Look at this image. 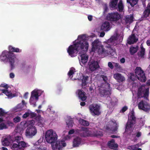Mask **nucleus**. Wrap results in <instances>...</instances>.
I'll use <instances>...</instances> for the list:
<instances>
[{
    "label": "nucleus",
    "instance_id": "f257e3e1",
    "mask_svg": "<svg viewBox=\"0 0 150 150\" xmlns=\"http://www.w3.org/2000/svg\"><path fill=\"white\" fill-rule=\"evenodd\" d=\"M77 41L76 40L74 42V44L70 45L67 49V52L71 57H74V54L81 50L83 51V53H86L88 51L89 44L86 40L85 35H79Z\"/></svg>",
    "mask_w": 150,
    "mask_h": 150
},
{
    "label": "nucleus",
    "instance_id": "f03ea898",
    "mask_svg": "<svg viewBox=\"0 0 150 150\" xmlns=\"http://www.w3.org/2000/svg\"><path fill=\"white\" fill-rule=\"evenodd\" d=\"M58 136L55 132L52 129L47 130L45 133V138L47 142L52 144L53 150H62L63 147L66 146V144L64 140H57Z\"/></svg>",
    "mask_w": 150,
    "mask_h": 150
},
{
    "label": "nucleus",
    "instance_id": "7ed1b4c3",
    "mask_svg": "<svg viewBox=\"0 0 150 150\" xmlns=\"http://www.w3.org/2000/svg\"><path fill=\"white\" fill-rule=\"evenodd\" d=\"M8 50L9 51L5 50L2 52L0 56V60L3 62L8 61L10 64L11 70H12L15 67L14 63L16 58V55L13 52H21L22 50L10 45L8 47Z\"/></svg>",
    "mask_w": 150,
    "mask_h": 150
},
{
    "label": "nucleus",
    "instance_id": "20e7f679",
    "mask_svg": "<svg viewBox=\"0 0 150 150\" xmlns=\"http://www.w3.org/2000/svg\"><path fill=\"white\" fill-rule=\"evenodd\" d=\"M92 51L94 52L96 51L99 55L104 57L107 55L106 51L98 39L95 40L92 43Z\"/></svg>",
    "mask_w": 150,
    "mask_h": 150
},
{
    "label": "nucleus",
    "instance_id": "39448f33",
    "mask_svg": "<svg viewBox=\"0 0 150 150\" xmlns=\"http://www.w3.org/2000/svg\"><path fill=\"white\" fill-rule=\"evenodd\" d=\"M135 76L134 74L131 73L130 79L133 81H134L137 78L141 82H145L146 80L145 74L141 68L140 67H137L135 69Z\"/></svg>",
    "mask_w": 150,
    "mask_h": 150
},
{
    "label": "nucleus",
    "instance_id": "423d86ee",
    "mask_svg": "<svg viewBox=\"0 0 150 150\" xmlns=\"http://www.w3.org/2000/svg\"><path fill=\"white\" fill-rule=\"evenodd\" d=\"M89 109L91 114L93 115L98 116L101 114L100 106L97 104H91L89 106Z\"/></svg>",
    "mask_w": 150,
    "mask_h": 150
},
{
    "label": "nucleus",
    "instance_id": "0eeeda50",
    "mask_svg": "<svg viewBox=\"0 0 150 150\" xmlns=\"http://www.w3.org/2000/svg\"><path fill=\"white\" fill-rule=\"evenodd\" d=\"M120 18V15L117 12L108 13L106 16L108 20L113 22L117 21Z\"/></svg>",
    "mask_w": 150,
    "mask_h": 150
},
{
    "label": "nucleus",
    "instance_id": "6e6552de",
    "mask_svg": "<svg viewBox=\"0 0 150 150\" xmlns=\"http://www.w3.org/2000/svg\"><path fill=\"white\" fill-rule=\"evenodd\" d=\"M37 132V130L34 126L30 125L27 128L25 132V135L29 138H32L35 135Z\"/></svg>",
    "mask_w": 150,
    "mask_h": 150
},
{
    "label": "nucleus",
    "instance_id": "1a4fd4ad",
    "mask_svg": "<svg viewBox=\"0 0 150 150\" xmlns=\"http://www.w3.org/2000/svg\"><path fill=\"white\" fill-rule=\"evenodd\" d=\"M138 107L139 109L149 112L150 110V105L147 102L142 100L138 104Z\"/></svg>",
    "mask_w": 150,
    "mask_h": 150
},
{
    "label": "nucleus",
    "instance_id": "9d476101",
    "mask_svg": "<svg viewBox=\"0 0 150 150\" xmlns=\"http://www.w3.org/2000/svg\"><path fill=\"white\" fill-rule=\"evenodd\" d=\"M136 123V117L134 115V111L131 112L130 116L129 117L126 126H133Z\"/></svg>",
    "mask_w": 150,
    "mask_h": 150
},
{
    "label": "nucleus",
    "instance_id": "9b49d317",
    "mask_svg": "<svg viewBox=\"0 0 150 150\" xmlns=\"http://www.w3.org/2000/svg\"><path fill=\"white\" fill-rule=\"evenodd\" d=\"M89 68L92 71H94L100 67L98 62L95 60L90 61L88 62Z\"/></svg>",
    "mask_w": 150,
    "mask_h": 150
},
{
    "label": "nucleus",
    "instance_id": "f8f14e48",
    "mask_svg": "<svg viewBox=\"0 0 150 150\" xmlns=\"http://www.w3.org/2000/svg\"><path fill=\"white\" fill-rule=\"evenodd\" d=\"M133 126H126L125 133L129 136L130 138L136 137V133L133 131Z\"/></svg>",
    "mask_w": 150,
    "mask_h": 150
},
{
    "label": "nucleus",
    "instance_id": "ddd939ff",
    "mask_svg": "<svg viewBox=\"0 0 150 150\" xmlns=\"http://www.w3.org/2000/svg\"><path fill=\"white\" fill-rule=\"evenodd\" d=\"M113 77L119 83L122 82L125 80L124 77L121 74L119 73L114 74Z\"/></svg>",
    "mask_w": 150,
    "mask_h": 150
},
{
    "label": "nucleus",
    "instance_id": "4468645a",
    "mask_svg": "<svg viewBox=\"0 0 150 150\" xmlns=\"http://www.w3.org/2000/svg\"><path fill=\"white\" fill-rule=\"evenodd\" d=\"M138 40V39L135 36L134 34H132L128 39V43L129 44L131 45L136 42Z\"/></svg>",
    "mask_w": 150,
    "mask_h": 150
},
{
    "label": "nucleus",
    "instance_id": "2eb2a0df",
    "mask_svg": "<svg viewBox=\"0 0 150 150\" xmlns=\"http://www.w3.org/2000/svg\"><path fill=\"white\" fill-rule=\"evenodd\" d=\"M108 145L110 148L115 150H116L118 146L117 144L115 143V141L113 139L108 142Z\"/></svg>",
    "mask_w": 150,
    "mask_h": 150
},
{
    "label": "nucleus",
    "instance_id": "dca6fc26",
    "mask_svg": "<svg viewBox=\"0 0 150 150\" xmlns=\"http://www.w3.org/2000/svg\"><path fill=\"white\" fill-rule=\"evenodd\" d=\"M78 91L79 98L82 101H85L87 98V97L86 96V93L84 91L81 90H79Z\"/></svg>",
    "mask_w": 150,
    "mask_h": 150
},
{
    "label": "nucleus",
    "instance_id": "f3484780",
    "mask_svg": "<svg viewBox=\"0 0 150 150\" xmlns=\"http://www.w3.org/2000/svg\"><path fill=\"white\" fill-rule=\"evenodd\" d=\"M99 91L100 96L102 97L108 96L111 94L110 91L108 90L100 88Z\"/></svg>",
    "mask_w": 150,
    "mask_h": 150
},
{
    "label": "nucleus",
    "instance_id": "a211bd4d",
    "mask_svg": "<svg viewBox=\"0 0 150 150\" xmlns=\"http://www.w3.org/2000/svg\"><path fill=\"white\" fill-rule=\"evenodd\" d=\"M119 127V125L116 123H114L112 126L110 128L109 127H107L106 129L108 130L109 129L113 132H117Z\"/></svg>",
    "mask_w": 150,
    "mask_h": 150
},
{
    "label": "nucleus",
    "instance_id": "6ab92c4d",
    "mask_svg": "<svg viewBox=\"0 0 150 150\" xmlns=\"http://www.w3.org/2000/svg\"><path fill=\"white\" fill-rule=\"evenodd\" d=\"M110 23L107 21H105L102 24L101 28L104 31H108L110 30Z\"/></svg>",
    "mask_w": 150,
    "mask_h": 150
},
{
    "label": "nucleus",
    "instance_id": "aec40b11",
    "mask_svg": "<svg viewBox=\"0 0 150 150\" xmlns=\"http://www.w3.org/2000/svg\"><path fill=\"white\" fill-rule=\"evenodd\" d=\"M150 14V4L149 3L147 7L144 11L143 14V16L144 17L146 18L148 17Z\"/></svg>",
    "mask_w": 150,
    "mask_h": 150
},
{
    "label": "nucleus",
    "instance_id": "412c9836",
    "mask_svg": "<svg viewBox=\"0 0 150 150\" xmlns=\"http://www.w3.org/2000/svg\"><path fill=\"white\" fill-rule=\"evenodd\" d=\"M20 150H24V148L29 146V145L23 141H21L19 143Z\"/></svg>",
    "mask_w": 150,
    "mask_h": 150
},
{
    "label": "nucleus",
    "instance_id": "4be33fe9",
    "mask_svg": "<svg viewBox=\"0 0 150 150\" xmlns=\"http://www.w3.org/2000/svg\"><path fill=\"white\" fill-rule=\"evenodd\" d=\"M81 62L83 64H85L88 61V56L86 54H83L81 55Z\"/></svg>",
    "mask_w": 150,
    "mask_h": 150
},
{
    "label": "nucleus",
    "instance_id": "5701e85b",
    "mask_svg": "<svg viewBox=\"0 0 150 150\" xmlns=\"http://www.w3.org/2000/svg\"><path fill=\"white\" fill-rule=\"evenodd\" d=\"M81 139L79 137L75 138L73 141V146L74 147H76L79 146L81 142Z\"/></svg>",
    "mask_w": 150,
    "mask_h": 150
},
{
    "label": "nucleus",
    "instance_id": "b1692460",
    "mask_svg": "<svg viewBox=\"0 0 150 150\" xmlns=\"http://www.w3.org/2000/svg\"><path fill=\"white\" fill-rule=\"evenodd\" d=\"M38 94L37 92L33 91H32L31 94V96L30 97V100H32L34 98H35V99L36 100H38Z\"/></svg>",
    "mask_w": 150,
    "mask_h": 150
},
{
    "label": "nucleus",
    "instance_id": "393cba45",
    "mask_svg": "<svg viewBox=\"0 0 150 150\" xmlns=\"http://www.w3.org/2000/svg\"><path fill=\"white\" fill-rule=\"evenodd\" d=\"M133 17L132 15L127 16L125 18V20L126 23H131L133 21Z\"/></svg>",
    "mask_w": 150,
    "mask_h": 150
},
{
    "label": "nucleus",
    "instance_id": "a878e982",
    "mask_svg": "<svg viewBox=\"0 0 150 150\" xmlns=\"http://www.w3.org/2000/svg\"><path fill=\"white\" fill-rule=\"evenodd\" d=\"M88 76H83L82 81V82L81 84L82 87L87 85V83L86 81L88 80Z\"/></svg>",
    "mask_w": 150,
    "mask_h": 150
},
{
    "label": "nucleus",
    "instance_id": "bb28decb",
    "mask_svg": "<svg viewBox=\"0 0 150 150\" xmlns=\"http://www.w3.org/2000/svg\"><path fill=\"white\" fill-rule=\"evenodd\" d=\"M79 122L81 125L84 126H88L89 125L88 121L81 118L79 119Z\"/></svg>",
    "mask_w": 150,
    "mask_h": 150
},
{
    "label": "nucleus",
    "instance_id": "cd10ccee",
    "mask_svg": "<svg viewBox=\"0 0 150 150\" xmlns=\"http://www.w3.org/2000/svg\"><path fill=\"white\" fill-rule=\"evenodd\" d=\"M79 134L81 136L83 137H88L89 135L88 132L85 130H80Z\"/></svg>",
    "mask_w": 150,
    "mask_h": 150
},
{
    "label": "nucleus",
    "instance_id": "c85d7f7f",
    "mask_svg": "<svg viewBox=\"0 0 150 150\" xmlns=\"http://www.w3.org/2000/svg\"><path fill=\"white\" fill-rule=\"evenodd\" d=\"M26 103H25L24 100H23L22 101V103L19 104L16 106L17 109L20 110L22 109L25 106H26Z\"/></svg>",
    "mask_w": 150,
    "mask_h": 150
},
{
    "label": "nucleus",
    "instance_id": "c756f323",
    "mask_svg": "<svg viewBox=\"0 0 150 150\" xmlns=\"http://www.w3.org/2000/svg\"><path fill=\"white\" fill-rule=\"evenodd\" d=\"M1 91L8 98H11L13 97L12 96V93L10 91L9 92L7 90L5 89H2Z\"/></svg>",
    "mask_w": 150,
    "mask_h": 150
},
{
    "label": "nucleus",
    "instance_id": "7c9ffc66",
    "mask_svg": "<svg viewBox=\"0 0 150 150\" xmlns=\"http://www.w3.org/2000/svg\"><path fill=\"white\" fill-rule=\"evenodd\" d=\"M138 1V0H127V2L129 3L132 7H134L136 5Z\"/></svg>",
    "mask_w": 150,
    "mask_h": 150
},
{
    "label": "nucleus",
    "instance_id": "2f4dec72",
    "mask_svg": "<svg viewBox=\"0 0 150 150\" xmlns=\"http://www.w3.org/2000/svg\"><path fill=\"white\" fill-rule=\"evenodd\" d=\"M138 50V47L137 46L136 47H132L130 48L129 52L131 54L133 55L135 53L137 52Z\"/></svg>",
    "mask_w": 150,
    "mask_h": 150
},
{
    "label": "nucleus",
    "instance_id": "473e14b6",
    "mask_svg": "<svg viewBox=\"0 0 150 150\" xmlns=\"http://www.w3.org/2000/svg\"><path fill=\"white\" fill-rule=\"evenodd\" d=\"M118 0H112L110 2V6L114 9L116 8L117 5Z\"/></svg>",
    "mask_w": 150,
    "mask_h": 150
},
{
    "label": "nucleus",
    "instance_id": "72a5a7b5",
    "mask_svg": "<svg viewBox=\"0 0 150 150\" xmlns=\"http://www.w3.org/2000/svg\"><path fill=\"white\" fill-rule=\"evenodd\" d=\"M2 142L4 146H8L10 144L9 139L8 138H5L2 140Z\"/></svg>",
    "mask_w": 150,
    "mask_h": 150
},
{
    "label": "nucleus",
    "instance_id": "f704fd0d",
    "mask_svg": "<svg viewBox=\"0 0 150 150\" xmlns=\"http://www.w3.org/2000/svg\"><path fill=\"white\" fill-rule=\"evenodd\" d=\"M118 7L119 11L122 12L123 11L124 9V6L122 0H120L118 4Z\"/></svg>",
    "mask_w": 150,
    "mask_h": 150
},
{
    "label": "nucleus",
    "instance_id": "c9c22d12",
    "mask_svg": "<svg viewBox=\"0 0 150 150\" xmlns=\"http://www.w3.org/2000/svg\"><path fill=\"white\" fill-rule=\"evenodd\" d=\"M117 40V36H112L109 39L108 42L109 43H113Z\"/></svg>",
    "mask_w": 150,
    "mask_h": 150
},
{
    "label": "nucleus",
    "instance_id": "e433bc0d",
    "mask_svg": "<svg viewBox=\"0 0 150 150\" xmlns=\"http://www.w3.org/2000/svg\"><path fill=\"white\" fill-rule=\"evenodd\" d=\"M66 123L69 127H72L73 126V123L72 119L71 118L68 119L66 121Z\"/></svg>",
    "mask_w": 150,
    "mask_h": 150
},
{
    "label": "nucleus",
    "instance_id": "4c0bfd02",
    "mask_svg": "<svg viewBox=\"0 0 150 150\" xmlns=\"http://www.w3.org/2000/svg\"><path fill=\"white\" fill-rule=\"evenodd\" d=\"M76 71L75 69L73 67H72L70 68L69 71L68 73V75L69 77H71L73 74H74L75 72Z\"/></svg>",
    "mask_w": 150,
    "mask_h": 150
},
{
    "label": "nucleus",
    "instance_id": "58836bf2",
    "mask_svg": "<svg viewBox=\"0 0 150 150\" xmlns=\"http://www.w3.org/2000/svg\"><path fill=\"white\" fill-rule=\"evenodd\" d=\"M145 51V49L143 47H142L141 51L138 53V56L141 57H143L144 55Z\"/></svg>",
    "mask_w": 150,
    "mask_h": 150
},
{
    "label": "nucleus",
    "instance_id": "ea45409f",
    "mask_svg": "<svg viewBox=\"0 0 150 150\" xmlns=\"http://www.w3.org/2000/svg\"><path fill=\"white\" fill-rule=\"evenodd\" d=\"M149 89L148 88L146 89L144 92V95L142 97H144L146 100H148L149 98Z\"/></svg>",
    "mask_w": 150,
    "mask_h": 150
},
{
    "label": "nucleus",
    "instance_id": "a19ab883",
    "mask_svg": "<svg viewBox=\"0 0 150 150\" xmlns=\"http://www.w3.org/2000/svg\"><path fill=\"white\" fill-rule=\"evenodd\" d=\"M12 149L13 150H20L19 144L13 143L12 146Z\"/></svg>",
    "mask_w": 150,
    "mask_h": 150
},
{
    "label": "nucleus",
    "instance_id": "79ce46f5",
    "mask_svg": "<svg viewBox=\"0 0 150 150\" xmlns=\"http://www.w3.org/2000/svg\"><path fill=\"white\" fill-rule=\"evenodd\" d=\"M94 134L96 137L101 136L103 135V132L100 131H96L94 132Z\"/></svg>",
    "mask_w": 150,
    "mask_h": 150
},
{
    "label": "nucleus",
    "instance_id": "37998d69",
    "mask_svg": "<svg viewBox=\"0 0 150 150\" xmlns=\"http://www.w3.org/2000/svg\"><path fill=\"white\" fill-rule=\"evenodd\" d=\"M7 114V112L2 108H0V117L5 116Z\"/></svg>",
    "mask_w": 150,
    "mask_h": 150
},
{
    "label": "nucleus",
    "instance_id": "c03bdc74",
    "mask_svg": "<svg viewBox=\"0 0 150 150\" xmlns=\"http://www.w3.org/2000/svg\"><path fill=\"white\" fill-rule=\"evenodd\" d=\"M7 128L6 125L4 123H2L0 124V129L2 130L4 129Z\"/></svg>",
    "mask_w": 150,
    "mask_h": 150
},
{
    "label": "nucleus",
    "instance_id": "a18cd8bd",
    "mask_svg": "<svg viewBox=\"0 0 150 150\" xmlns=\"http://www.w3.org/2000/svg\"><path fill=\"white\" fill-rule=\"evenodd\" d=\"M13 120L14 123H16L20 121L21 118L20 117L17 116L13 118Z\"/></svg>",
    "mask_w": 150,
    "mask_h": 150
},
{
    "label": "nucleus",
    "instance_id": "49530a36",
    "mask_svg": "<svg viewBox=\"0 0 150 150\" xmlns=\"http://www.w3.org/2000/svg\"><path fill=\"white\" fill-rule=\"evenodd\" d=\"M112 63L115 64V67L116 69H121V66L118 63L113 62H112Z\"/></svg>",
    "mask_w": 150,
    "mask_h": 150
},
{
    "label": "nucleus",
    "instance_id": "de8ad7c7",
    "mask_svg": "<svg viewBox=\"0 0 150 150\" xmlns=\"http://www.w3.org/2000/svg\"><path fill=\"white\" fill-rule=\"evenodd\" d=\"M30 113L28 112H26L23 116V118H26L28 117L30 115Z\"/></svg>",
    "mask_w": 150,
    "mask_h": 150
},
{
    "label": "nucleus",
    "instance_id": "09e8293b",
    "mask_svg": "<svg viewBox=\"0 0 150 150\" xmlns=\"http://www.w3.org/2000/svg\"><path fill=\"white\" fill-rule=\"evenodd\" d=\"M127 107L126 106H124L121 109V112H122L123 113L125 112L127 110Z\"/></svg>",
    "mask_w": 150,
    "mask_h": 150
},
{
    "label": "nucleus",
    "instance_id": "8fccbe9b",
    "mask_svg": "<svg viewBox=\"0 0 150 150\" xmlns=\"http://www.w3.org/2000/svg\"><path fill=\"white\" fill-rule=\"evenodd\" d=\"M1 87L5 88L6 89H7L8 88V85L6 83H1L0 85Z\"/></svg>",
    "mask_w": 150,
    "mask_h": 150
},
{
    "label": "nucleus",
    "instance_id": "3c124183",
    "mask_svg": "<svg viewBox=\"0 0 150 150\" xmlns=\"http://www.w3.org/2000/svg\"><path fill=\"white\" fill-rule=\"evenodd\" d=\"M138 95L140 97H142V92L141 90L139 89L138 91Z\"/></svg>",
    "mask_w": 150,
    "mask_h": 150
},
{
    "label": "nucleus",
    "instance_id": "603ef678",
    "mask_svg": "<svg viewBox=\"0 0 150 150\" xmlns=\"http://www.w3.org/2000/svg\"><path fill=\"white\" fill-rule=\"evenodd\" d=\"M108 66L111 69H112L114 68L112 63L110 62L108 63Z\"/></svg>",
    "mask_w": 150,
    "mask_h": 150
},
{
    "label": "nucleus",
    "instance_id": "864d4df0",
    "mask_svg": "<svg viewBox=\"0 0 150 150\" xmlns=\"http://www.w3.org/2000/svg\"><path fill=\"white\" fill-rule=\"evenodd\" d=\"M30 102L31 104L33 105L34 106H36V102H35L34 98H33L32 100H30Z\"/></svg>",
    "mask_w": 150,
    "mask_h": 150
},
{
    "label": "nucleus",
    "instance_id": "5fc2aeb1",
    "mask_svg": "<svg viewBox=\"0 0 150 150\" xmlns=\"http://www.w3.org/2000/svg\"><path fill=\"white\" fill-rule=\"evenodd\" d=\"M19 137H17L15 138V142L17 143L18 144H19V143L20 142L19 140Z\"/></svg>",
    "mask_w": 150,
    "mask_h": 150
},
{
    "label": "nucleus",
    "instance_id": "6e6d98bb",
    "mask_svg": "<svg viewBox=\"0 0 150 150\" xmlns=\"http://www.w3.org/2000/svg\"><path fill=\"white\" fill-rule=\"evenodd\" d=\"M101 77L103 78V80L104 81H107L108 80V78H107V77L106 76H105L104 75H101Z\"/></svg>",
    "mask_w": 150,
    "mask_h": 150
},
{
    "label": "nucleus",
    "instance_id": "4d7b16f0",
    "mask_svg": "<svg viewBox=\"0 0 150 150\" xmlns=\"http://www.w3.org/2000/svg\"><path fill=\"white\" fill-rule=\"evenodd\" d=\"M74 129H72L69 131L68 132L69 134H71L74 133Z\"/></svg>",
    "mask_w": 150,
    "mask_h": 150
},
{
    "label": "nucleus",
    "instance_id": "13d9d810",
    "mask_svg": "<svg viewBox=\"0 0 150 150\" xmlns=\"http://www.w3.org/2000/svg\"><path fill=\"white\" fill-rule=\"evenodd\" d=\"M141 133L140 132H138L137 133L136 135V137H139L141 136Z\"/></svg>",
    "mask_w": 150,
    "mask_h": 150
},
{
    "label": "nucleus",
    "instance_id": "bf43d9fd",
    "mask_svg": "<svg viewBox=\"0 0 150 150\" xmlns=\"http://www.w3.org/2000/svg\"><path fill=\"white\" fill-rule=\"evenodd\" d=\"M15 77V75L13 73H11L10 74V77L11 78H13Z\"/></svg>",
    "mask_w": 150,
    "mask_h": 150
},
{
    "label": "nucleus",
    "instance_id": "052dcab7",
    "mask_svg": "<svg viewBox=\"0 0 150 150\" xmlns=\"http://www.w3.org/2000/svg\"><path fill=\"white\" fill-rule=\"evenodd\" d=\"M88 20L89 21H91L92 20V16L91 15H89L88 16Z\"/></svg>",
    "mask_w": 150,
    "mask_h": 150
},
{
    "label": "nucleus",
    "instance_id": "680f3d73",
    "mask_svg": "<svg viewBox=\"0 0 150 150\" xmlns=\"http://www.w3.org/2000/svg\"><path fill=\"white\" fill-rule=\"evenodd\" d=\"M120 62L122 63H124L125 62V59L124 58H122L120 60Z\"/></svg>",
    "mask_w": 150,
    "mask_h": 150
},
{
    "label": "nucleus",
    "instance_id": "e2e57ef3",
    "mask_svg": "<svg viewBox=\"0 0 150 150\" xmlns=\"http://www.w3.org/2000/svg\"><path fill=\"white\" fill-rule=\"evenodd\" d=\"M7 124L11 126H12L13 125V123L10 121H8L7 122Z\"/></svg>",
    "mask_w": 150,
    "mask_h": 150
},
{
    "label": "nucleus",
    "instance_id": "0e129e2a",
    "mask_svg": "<svg viewBox=\"0 0 150 150\" xmlns=\"http://www.w3.org/2000/svg\"><path fill=\"white\" fill-rule=\"evenodd\" d=\"M38 148V150H46L43 147H37V149Z\"/></svg>",
    "mask_w": 150,
    "mask_h": 150
},
{
    "label": "nucleus",
    "instance_id": "69168bd1",
    "mask_svg": "<svg viewBox=\"0 0 150 150\" xmlns=\"http://www.w3.org/2000/svg\"><path fill=\"white\" fill-rule=\"evenodd\" d=\"M28 92H27L25 93L24 95V97L25 98L27 99V96L28 95Z\"/></svg>",
    "mask_w": 150,
    "mask_h": 150
},
{
    "label": "nucleus",
    "instance_id": "338daca9",
    "mask_svg": "<svg viewBox=\"0 0 150 150\" xmlns=\"http://www.w3.org/2000/svg\"><path fill=\"white\" fill-rule=\"evenodd\" d=\"M105 35V33L104 32H101L100 34V37H103Z\"/></svg>",
    "mask_w": 150,
    "mask_h": 150
},
{
    "label": "nucleus",
    "instance_id": "774afa93",
    "mask_svg": "<svg viewBox=\"0 0 150 150\" xmlns=\"http://www.w3.org/2000/svg\"><path fill=\"white\" fill-rule=\"evenodd\" d=\"M146 43L148 46H150V40H148L146 41Z\"/></svg>",
    "mask_w": 150,
    "mask_h": 150
}]
</instances>
